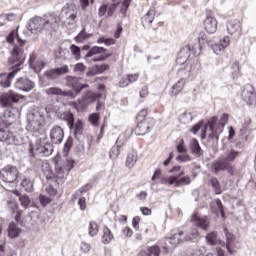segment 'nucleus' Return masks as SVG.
<instances>
[{"mask_svg": "<svg viewBox=\"0 0 256 256\" xmlns=\"http://www.w3.org/2000/svg\"><path fill=\"white\" fill-rule=\"evenodd\" d=\"M55 169H56V177L58 179H65V171H67V169L63 168V166L59 164H56Z\"/></svg>", "mask_w": 256, "mask_h": 256, "instance_id": "51", "label": "nucleus"}, {"mask_svg": "<svg viewBox=\"0 0 256 256\" xmlns=\"http://www.w3.org/2000/svg\"><path fill=\"white\" fill-rule=\"evenodd\" d=\"M77 13L78 10L75 8V6L65 8L61 14L60 21H62L64 25H74L75 20L77 19Z\"/></svg>", "mask_w": 256, "mask_h": 256, "instance_id": "10", "label": "nucleus"}, {"mask_svg": "<svg viewBox=\"0 0 256 256\" xmlns=\"http://www.w3.org/2000/svg\"><path fill=\"white\" fill-rule=\"evenodd\" d=\"M58 27L59 22L55 13L34 16L29 20L28 24V29L33 35H39V33H55Z\"/></svg>", "mask_w": 256, "mask_h": 256, "instance_id": "1", "label": "nucleus"}, {"mask_svg": "<svg viewBox=\"0 0 256 256\" xmlns=\"http://www.w3.org/2000/svg\"><path fill=\"white\" fill-rule=\"evenodd\" d=\"M241 25L237 22H229L227 24V31L229 33V35H235V33H237V31H239Z\"/></svg>", "mask_w": 256, "mask_h": 256, "instance_id": "43", "label": "nucleus"}, {"mask_svg": "<svg viewBox=\"0 0 256 256\" xmlns=\"http://www.w3.org/2000/svg\"><path fill=\"white\" fill-rule=\"evenodd\" d=\"M42 171L46 179H53V177H55V174H53V170H51V166H49V164L43 165Z\"/></svg>", "mask_w": 256, "mask_h": 256, "instance_id": "48", "label": "nucleus"}, {"mask_svg": "<svg viewBox=\"0 0 256 256\" xmlns=\"http://www.w3.org/2000/svg\"><path fill=\"white\" fill-rule=\"evenodd\" d=\"M62 91L63 90L61 88L50 87L45 90V93H46V95H60L61 96Z\"/></svg>", "mask_w": 256, "mask_h": 256, "instance_id": "54", "label": "nucleus"}, {"mask_svg": "<svg viewBox=\"0 0 256 256\" xmlns=\"http://www.w3.org/2000/svg\"><path fill=\"white\" fill-rule=\"evenodd\" d=\"M17 177H19V169L13 165H7L0 170V179H2L4 183H15Z\"/></svg>", "mask_w": 256, "mask_h": 256, "instance_id": "7", "label": "nucleus"}, {"mask_svg": "<svg viewBox=\"0 0 256 256\" xmlns=\"http://www.w3.org/2000/svg\"><path fill=\"white\" fill-rule=\"evenodd\" d=\"M82 51H88L84 59L87 63H97L99 61H105L111 57V53H106L107 49L99 46L91 48L89 44L82 47Z\"/></svg>", "mask_w": 256, "mask_h": 256, "instance_id": "4", "label": "nucleus"}, {"mask_svg": "<svg viewBox=\"0 0 256 256\" xmlns=\"http://www.w3.org/2000/svg\"><path fill=\"white\" fill-rule=\"evenodd\" d=\"M66 87L73 89L76 94H80L83 89L89 88V84H81L78 77L67 76Z\"/></svg>", "mask_w": 256, "mask_h": 256, "instance_id": "12", "label": "nucleus"}, {"mask_svg": "<svg viewBox=\"0 0 256 256\" xmlns=\"http://www.w3.org/2000/svg\"><path fill=\"white\" fill-rule=\"evenodd\" d=\"M239 155V151L231 150L227 156H222L220 160L215 161L213 164L215 173H219V171H228L230 175H234L235 168L231 164L237 157H239Z\"/></svg>", "mask_w": 256, "mask_h": 256, "instance_id": "3", "label": "nucleus"}, {"mask_svg": "<svg viewBox=\"0 0 256 256\" xmlns=\"http://www.w3.org/2000/svg\"><path fill=\"white\" fill-rule=\"evenodd\" d=\"M216 207L218 209V212L220 213L222 219H225V210L223 209V202H221V199L215 200Z\"/></svg>", "mask_w": 256, "mask_h": 256, "instance_id": "58", "label": "nucleus"}, {"mask_svg": "<svg viewBox=\"0 0 256 256\" xmlns=\"http://www.w3.org/2000/svg\"><path fill=\"white\" fill-rule=\"evenodd\" d=\"M242 99L247 103V105H255L256 103V94L255 89L252 85L247 84L242 91Z\"/></svg>", "mask_w": 256, "mask_h": 256, "instance_id": "16", "label": "nucleus"}, {"mask_svg": "<svg viewBox=\"0 0 256 256\" xmlns=\"http://www.w3.org/2000/svg\"><path fill=\"white\" fill-rule=\"evenodd\" d=\"M14 87L18 91L29 93V91H32V89L35 88V82L31 81L29 78L22 77L15 82Z\"/></svg>", "mask_w": 256, "mask_h": 256, "instance_id": "15", "label": "nucleus"}, {"mask_svg": "<svg viewBox=\"0 0 256 256\" xmlns=\"http://www.w3.org/2000/svg\"><path fill=\"white\" fill-rule=\"evenodd\" d=\"M207 44H208V47H211L215 55H219V53H221V51H224L225 49L222 44H217L213 41H208Z\"/></svg>", "mask_w": 256, "mask_h": 256, "instance_id": "41", "label": "nucleus"}, {"mask_svg": "<svg viewBox=\"0 0 256 256\" xmlns=\"http://www.w3.org/2000/svg\"><path fill=\"white\" fill-rule=\"evenodd\" d=\"M178 75L182 77L176 84H174L171 88L170 95L171 97H175L183 91V87H185V79L191 75V71L185 68H181L178 71Z\"/></svg>", "mask_w": 256, "mask_h": 256, "instance_id": "8", "label": "nucleus"}, {"mask_svg": "<svg viewBox=\"0 0 256 256\" xmlns=\"http://www.w3.org/2000/svg\"><path fill=\"white\" fill-rule=\"evenodd\" d=\"M29 65L36 71H41L45 67V62L41 60L35 62V56L31 55L29 59Z\"/></svg>", "mask_w": 256, "mask_h": 256, "instance_id": "30", "label": "nucleus"}, {"mask_svg": "<svg viewBox=\"0 0 256 256\" xmlns=\"http://www.w3.org/2000/svg\"><path fill=\"white\" fill-rule=\"evenodd\" d=\"M148 110L147 109H142L140 112H138L136 119L137 121H145L147 118Z\"/></svg>", "mask_w": 256, "mask_h": 256, "instance_id": "61", "label": "nucleus"}, {"mask_svg": "<svg viewBox=\"0 0 256 256\" xmlns=\"http://www.w3.org/2000/svg\"><path fill=\"white\" fill-rule=\"evenodd\" d=\"M77 95H79V94H77V92H75V91L73 92L71 90H66V91L62 90V93H61L62 97H69V99H75L77 97Z\"/></svg>", "mask_w": 256, "mask_h": 256, "instance_id": "60", "label": "nucleus"}, {"mask_svg": "<svg viewBox=\"0 0 256 256\" xmlns=\"http://www.w3.org/2000/svg\"><path fill=\"white\" fill-rule=\"evenodd\" d=\"M35 151L38 153V155L49 157L50 155H53V145L51 143L37 144Z\"/></svg>", "mask_w": 256, "mask_h": 256, "instance_id": "21", "label": "nucleus"}, {"mask_svg": "<svg viewBox=\"0 0 256 256\" xmlns=\"http://www.w3.org/2000/svg\"><path fill=\"white\" fill-rule=\"evenodd\" d=\"M88 231L90 237H95V235L99 233V224H97L95 221H91L89 223Z\"/></svg>", "mask_w": 256, "mask_h": 256, "instance_id": "42", "label": "nucleus"}, {"mask_svg": "<svg viewBox=\"0 0 256 256\" xmlns=\"http://www.w3.org/2000/svg\"><path fill=\"white\" fill-rule=\"evenodd\" d=\"M103 233L102 243H104V245H109V242L113 241V232H111L108 227H104Z\"/></svg>", "mask_w": 256, "mask_h": 256, "instance_id": "35", "label": "nucleus"}, {"mask_svg": "<svg viewBox=\"0 0 256 256\" xmlns=\"http://www.w3.org/2000/svg\"><path fill=\"white\" fill-rule=\"evenodd\" d=\"M160 183L162 185H174L175 187H177V176L161 178Z\"/></svg>", "mask_w": 256, "mask_h": 256, "instance_id": "45", "label": "nucleus"}, {"mask_svg": "<svg viewBox=\"0 0 256 256\" xmlns=\"http://www.w3.org/2000/svg\"><path fill=\"white\" fill-rule=\"evenodd\" d=\"M27 130L32 133H44L45 118L39 112L29 114Z\"/></svg>", "mask_w": 256, "mask_h": 256, "instance_id": "5", "label": "nucleus"}, {"mask_svg": "<svg viewBox=\"0 0 256 256\" xmlns=\"http://www.w3.org/2000/svg\"><path fill=\"white\" fill-rule=\"evenodd\" d=\"M224 233L226 235V248L227 251L230 255H233L234 251H233V247L235 245V236L229 232V230L227 228H224Z\"/></svg>", "mask_w": 256, "mask_h": 256, "instance_id": "22", "label": "nucleus"}, {"mask_svg": "<svg viewBox=\"0 0 256 256\" xmlns=\"http://www.w3.org/2000/svg\"><path fill=\"white\" fill-rule=\"evenodd\" d=\"M199 237V230L197 228H192L190 232L184 234V241H193Z\"/></svg>", "mask_w": 256, "mask_h": 256, "instance_id": "39", "label": "nucleus"}, {"mask_svg": "<svg viewBox=\"0 0 256 256\" xmlns=\"http://www.w3.org/2000/svg\"><path fill=\"white\" fill-rule=\"evenodd\" d=\"M15 39H17L18 45H14L11 56L9 58V63H16V66L23 65L25 61V52L23 50V45H25V41L19 38V34L16 30H12L6 37V41L7 43L12 44L15 43Z\"/></svg>", "mask_w": 256, "mask_h": 256, "instance_id": "2", "label": "nucleus"}, {"mask_svg": "<svg viewBox=\"0 0 256 256\" xmlns=\"http://www.w3.org/2000/svg\"><path fill=\"white\" fill-rule=\"evenodd\" d=\"M21 187L27 192L31 193L33 191V181L29 177H23L21 181Z\"/></svg>", "mask_w": 256, "mask_h": 256, "instance_id": "33", "label": "nucleus"}, {"mask_svg": "<svg viewBox=\"0 0 256 256\" xmlns=\"http://www.w3.org/2000/svg\"><path fill=\"white\" fill-rule=\"evenodd\" d=\"M176 161L179 163H187L191 161V156H189V154L178 155Z\"/></svg>", "mask_w": 256, "mask_h": 256, "instance_id": "62", "label": "nucleus"}, {"mask_svg": "<svg viewBox=\"0 0 256 256\" xmlns=\"http://www.w3.org/2000/svg\"><path fill=\"white\" fill-rule=\"evenodd\" d=\"M0 141H15V137L13 136V133L9 132L7 129V124L5 123V120H3V117H0Z\"/></svg>", "mask_w": 256, "mask_h": 256, "instance_id": "19", "label": "nucleus"}, {"mask_svg": "<svg viewBox=\"0 0 256 256\" xmlns=\"http://www.w3.org/2000/svg\"><path fill=\"white\" fill-rule=\"evenodd\" d=\"M190 222L197 229H202L203 231L209 230V220L207 218H201L197 214L191 216Z\"/></svg>", "mask_w": 256, "mask_h": 256, "instance_id": "18", "label": "nucleus"}, {"mask_svg": "<svg viewBox=\"0 0 256 256\" xmlns=\"http://www.w3.org/2000/svg\"><path fill=\"white\" fill-rule=\"evenodd\" d=\"M11 65H14L12 67V71L8 74L7 78L2 79L0 81V86L3 87L4 89H7L9 87H11V81H13V79L15 78V73H17V71H19V67H21V65L17 66V61L15 63H10Z\"/></svg>", "mask_w": 256, "mask_h": 256, "instance_id": "20", "label": "nucleus"}, {"mask_svg": "<svg viewBox=\"0 0 256 256\" xmlns=\"http://www.w3.org/2000/svg\"><path fill=\"white\" fill-rule=\"evenodd\" d=\"M19 201H20L22 207H24L25 209H27L29 207V205H31V198H29V196H27V195L21 196L19 198Z\"/></svg>", "mask_w": 256, "mask_h": 256, "instance_id": "55", "label": "nucleus"}, {"mask_svg": "<svg viewBox=\"0 0 256 256\" xmlns=\"http://www.w3.org/2000/svg\"><path fill=\"white\" fill-rule=\"evenodd\" d=\"M39 201H40L42 207H47V205H49V203H51V199L45 195H40Z\"/></svg>", "mask_w": 256, "mask_h": 256, "instance_id": "63", "label": "nucleus"}, {"mask_svg": "<svg viewBox=\"0 0 256 256\" xmlns=\"http://www.w3.org/2000/svg\"><path fill=\"white\" fill-rule=\"evenodd\" d=\"M185 232L179 231L178 233L172 235L170 238L166 239V243L169 245H179V243H184Z\"/></svg>", "mask_w": 256, "mask_h": 256, "instance_id": "23", "label": "nucleus"}, {"mask_svg": "<svg viewBox=\"0 0 256 256\" xmlns=\"http://www.w3.org/2000/svg\"><path fill=\"white\" fill-rule=\"evenodd\" d=\"M73 127L75 135H81V133H83V121L78 120V122L74 124Z\"/></svg>", "mask_w": 256, "mask_h": 256, "instance_id": "57", "label": "nucleus"}, {"mask_svg": "<svg viewBox=\"0 0 256 256\" xmlns=\"http://www.w3.org/2000/svg\"><path fill=\"white\" fill-rule=\"evenodd\" d=\"M7 209L10 211V213H17V209H19V204H17V201L10 200L7 202Z\"/></svg>", "mask_w": 256, "mask_h": 256, "instance_id": "52", "label": "nucleus"}, {"mask_svg": "<svg viewBox=\"0 0 256 256\" xmlns=\"http://www.w3.org/2000/svg\"><path fill=\"white\" fill-rule=\"evenodd\" d=\"M86 69L87 67L83 63H77L74 65V73H76V75H83Z\"/></svg>", "mask_w": 256, "mask_h": 256, "instance_id": "50", "label": "nucleus"}, {"mask_svg": "<svg viewBox=\"0 0 256 256\" xmlns=\"http://www.w3.org/2000/svg\"><path fill=\"white\" fill-rule=\"evenodd\" d=\"M218 118L217 116H213L207 124H204V129H202V139H205L207 137V129L211 132L209 135L210 139H215L216 141H219V135H221V128H216Z\"/></svg>", "mask_w": 256, "mask_h": 256, "instance_id": "6", "label": "nucleus"}, {"mask_svg": "<svg viewBox=\"0 0 256 256\" xmlns=\"http://www.w3.org/2000/svg\"><path fill=\"white\" fill-rule=\"evenodd\" d=\"M227 123H229V114L224 113L219 120V133H223V129Z\"/></svg>", "mask_w": 256, "mask_h": 256, "instance_id": "49", "label": "nucleus"}, {"mask_svg": "<svg viewBox=\"0 0 256 256\" xmlns=\"http://www.w3.org/2000/svg\"><path fill=\"white\" fill-rule=\"evenodd\" d=\"M208 245H217V232L213 231L206 235L205 237Z\"/></svg>", "mask_w": 256, "mask_h": 256, "instance_id": "47", "label": "nucleus"}, {"mask_svg": "<svg viewBox=\"0 0 256 256\" xmlns=\"http://www.w3.org/2000/svg\"><path fill=\"white\" fill-rule=\"evenodd\" d=\"M210 185L215 193V195H221V184L219 183V180L217 178H212L210 180Z\"/></svg>", "mask_w": 256, "mask_h": 256, "instance_id": "44", "label": "nucleus"}, {"mask_svg": "<svg viewBox=\"0 0 256 256\" xmlns=\"http://www.w3.org/2000/svg\"><path fill=\"white\" fill-rule=\"evenodd\" d=\"M89 121L94 127H99V113H93L89 116Z\"/></svg>", "mask_w": 256, "mask_h": 256, "instance_id": "56", "label": "nucleus"}, {"mask_svg": "<svg viewBox=\"0 0 256 256\" xmlns=\"http://www.w3.org/2000/svg\"><path fill=\"white\" fill-rule=\"evenodd\" d=\"M50 139L54 145H61V143H63V139H65L63 128H61V126L52 127L50 130Z\"/></svg>", "mask_w": 256, "mask_h": 256, "instance_id": "17", "label": "nucleus"}, {"mask_svg": "<svg viewBox=\"0 0 256 256\" xmlns=\"http://www.w3.org/2000/svg\"><path fill=\"white\" fill-rule=\"evenodd\" d=\"M137 163V152L132 151L126 159V167L129 169H133L135 167V164Z\"/></svg>", "mask_w": 256, "mask_h": 256, "instance_id": "32", "label": "nucleus"}, {"mask_svg": "<svg viewBox=\"0 0 256 256\" xmlns=\"http://www.w3.org/2000/svg\"><path fill=\"white\" fill-rule=\"evenodd\" d=\"M155 20V11L150 10L142 17V25H151Z\"/></svg>", "mask_w": 256, "mask_h": 256, "instance_id": "34", "label": "nucleus"}, {"mask_svg": "<svg viewBox=\"0 0 256 256\" xmlns=\"http://www.w3.org/2000/svg\"><path fill=\"white\" fill-rule=\"evenodd\" d=\"M71 147H73V137L69 136L64 144V151L68 153V151L71 150Z\"/></svg>", "mask_w": 256, "mask_h": 256, "instance_id": "64", "label": "nucleus"}, {"mask_svg": "<svg viewBox=\"0 0 256 256\" xmlns=\"http://www.w3.org/2000/svg\"><path fill=\"white\" fill-rule=\"evenodd\" d=\"M70 51L75 59V61L81 60V47L72 44L70 45Z\"/></svg>", "mask_w": 256, "mask_h": 256, "instance_id": "40", "label": "nucleus"}, {"mask_svg": "<svg viewBox=\"0 0 256 256\" xmlns=\"http://www.w3.org/2000/svg\"><path fill=\"white\" fill-rule=\"evenodd\" d=\"M117 7H119V2L112 3L110 6H107V17H113L115 11H117Z\"/></svg>", "mask_w": 256, "mask_h": 256, "instance_id": "53", "label": "nucleus"}, {"mask_svg": "<svg viewBox=\"0 0 256 256\" xmlns=\"http://www.w3.org/2000/svg\"><path fill=\"white\" fill-rule=\"evenodd\" d=\"M69 73V66L68 65H63L62 67L59 68H53L51 70H47L44 72V77L48 81H57L61 75H67Z\"/></svg>", "mask_w": 256, "mask_h": 256, "instance_id": "11", "label": "nucleus"}, {"mask_svg": "<svg viewBox=\"0 0 256 256\" xmlns=\"http://www.w3.org/2000/svg\"><path fill=\"white\" fill-rule=\"evenodd\" d=\"M19 231H21V229H19V226H17V224L13 222L10 223L8 227V237H10V239H15L16 237H19Z\"/></svg>", "mask_w": 256, "mask_h": 256, "instance_id": "29", "label": "nucleus"}, {"mask_svg": "<svg viewBox=\"0 0 256 256\" xmlns=\"http://www.w3.org/2000/svg\"><path fill=\"white\" fill-rule=\"evenodd\" d=\"M204 27L210 35L217 33V19L213 17V12L207 11L206 18L204 20Z\"/></svg>", "mask_w": 256, "mask_h": 256, "instance_id": "14", "label": "nucleus"}, {"mask_svg": "<svg viewBox=\"0 0 256 256\" xmlns=\"http://www.w3.org/2000/svg\"><path fill=\"white\" fill-rule=\"evenodd\" d=\"M21 94H17L10 90L0 96V105L1 107H11L13 103H19V99H22Z\"/></svg>", "mask_w": 256, "mask_h": 256, "instance_id": "9", "label": "nucleus"}, {"mask_svg": "<svg viewBox=\"0 0 256 256\" xmlns=\"http://www.w3.org/2000/svg\"><path fill=\"white\" fill-rule=\"evenodd\" d=\"M161 248L159 246H149L146 250H141L138 256H160Z\"/></svg>", "mask_w": 256, "mask_h": 256, "instance_id": "25", "label": "nucleus"}, {"mask_svg": "<svg viewBox=\"0 0 256 256\" xmlns=\"http://www.w3.org/2000/svg\"><path fill=\"white\" fill-rule=\"evenodd\" d=\"M109 69V64H102L93 66L88 72L87 77H95V75H101V73H105Z\"/></svg>", "mask_w": 256, "mask_h": 256, "instance_id": "24", "label": "nucleus"}, {"mask_svg": "<svg viewBox=\"0 0 256 256\" xmlns=\"http://www.w3.org/2000/svg\"><path fill=\"white\" fill-rule=\"evenodd\" d=\"M241 69L239 67V62H234L231 65V77L232 79H239V73H240Z\"/></svg>", "mask_w": 256, "mask_h": 256, "instance_id": "46", "label": "nucleus"}, {"mask_svg": "<svg viewBox=\"0 0 256 256\" xmlns=\"http://www.w3.org/2000/svg\"><path fill=\"white\" fill-rule=\"evenodd\" d=\"M93 185L86 184L85 186H82L80 189L76 190V192L72 195V201H77L78 197H81L83 193H87L90 189H92Z\"/></svg>", "mask_w": 256, "mask_h": 256, "instance_id": "31", "label": "nucleus"}, {"mask_svg": "<svg viewBox=\"0 0 256 256\" xmlns=\"http://www.w3.org/2000/svg\"><path fill=\"white\" fill-rule=\"evenodd\" d=\"M155 125V119L148 117L145 120L138 121L137 127L135 129L136 135H147L151 131V127Z\"/></svg>", "mask_w": 256, "mask_h": 256, "instance_id": "13", "label": "nucleus"}, {"mask_svg": "<svg viewBox=\"0 0 256 256\" xmlns=\"http://www.w3.org/2000/svg\"><path fill=\"white\" fill-rule=\"evenodd\" d=\"M190 151L192 155H195V157H201V146L199 145V141H197V139L190 142Z\"/></svg>", "mask_w": 256, "mask_h": 256, "instance_id": "28", "label": "nucleus"}, {"mask_svg": "<svg viewBox=\"0 0 256 256\" xmlns=\"http://www.w3.org/2000/svg\"><path fill=\"white\" fill-rule=\"evenodd\" d=\"M97 97H95L91 92L83 96L82 98L78 99V103L80 105H85L87 103H93V101H96Z\"/></svg>", "mask_w": 256, "mask_h": 256, "instance_id": "38", "label": "nucleus"}, {"mask_svg": "<svg viewBox=\"0 0 256 256\" xmlns=\"http://www.w3.org/2000/svg\"><path fill=\"white\" fill-rule=\"evenodd\" d=\"M61 121H66L68 123L69 130H73V127H75V117L73 116V113L71 112H64L60 114Z\"/></svg>", "mask_w": 256, "mask_h": 256, "instance_id": "26", "label": "nucleus"}, {"mask_svg": "<svg viewBox=\"0 0 256 256\" xmlns=\"http://www.w3.org/2000/svg\"><path fill=\"white\" fill-rule=\"evenodd\" d=\"M185 185H191V176H184L181 178L176 176V187H183Z\"/></svg>", "mask_w": 256, "mask_h": 256, "instance_id": "37", "label": "nucleus"}, {"mask_svg": "<svg viewBox=\"0 0 256 256\" xmlns=\"http://www.w3.org/2000/svg\"><path fill=\"white\" fill-rule=\"evenodd\" d=\"M123 143H121V141L119 139H117L116 144L114 146H112V148L110 149V153H109V157L110 159H117V157H119V155H121V147H122Z\"/></svg>", "mask_w": 256, "mask_h": 256, "instance_id": "27", "label": "nucleus"}, {"mask_svg": "<svg viewBox=\"0 0 256 256\" xmlns=\"http://www.w3.org/2000/svg\"><path fill=\"white\" fill-rule=\"evenodd\" d=\"M91 37H93V34H88L85 32V28H83L74 39L76 43H83L84 41H87V39H91Z\"/></svg>", "mask_w": 256, "mask_h": 256, "instance_id": "36", "label": "nucleus"}, {"mask_svg": "<svg viewBox=\"0 0 256 256\" xmlns=\"http://www.w3.org/2000/svg\"><path fill=\"white\" fill-rule=\"evenodd\" d=\"M97 43H104V45L110 47V45H115V40L112 38L102 37L98 39Z\"/></svg>", "mask_w": 256, "mask_h": 256, "instance_id": "59", "label": "nucleus"}]
</instances>
